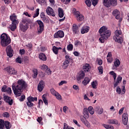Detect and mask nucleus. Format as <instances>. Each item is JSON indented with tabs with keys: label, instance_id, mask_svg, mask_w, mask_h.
I'll use <instances>...</instances> for the list:
<instances>
[{
	"label": "nucleus",
	"instance_id": "1",
	"mask_svg": "<svg viewBox=\"0 0 129 129\" xmlns=\"http://www.w3.org/2000/svg\"><path fill=\"white\" fill-rule=\"evenodd\" d=\"M12 90L15 95L20 96L22 95L23 90H25L28 87V84L24 80H19L17 82V85L15 86L13 84L12 86Z\"/></svg>",
	"mask_w": 129,
	"mask_h": 129
},
{
	"label": "nucleus",
	"instance_id": "2",
	"mask_svg": "<svg viewBox=\"0 0 129 129\" xmlns=\"http://www.w3.org/2000/svg\"><path fill=\"white\" fill-rule=\"evenodd\" d=\"M99 33L101 36L99 39L100 43H104L105 41L107 40L111 35L110 30H107V27L105 26H103L100 28Z\"/></svg>",
	"mask_w": 129,
	"mask_h": 129
},
{
	"label": "nucleus",
	"instance_id": "3",
	"mask_svg": "<svg viewBox=\"0 0 129 129\" xmlns=\"http://www.w3.org/2000/svg\"><path fill=\"white\" fill-rule=\"evenodd\" d=\"M32 24V21L28 18H23L22 20V22L20 23L19 28L20 31L25 33L28 31L29 29V25Z\"/></svg>",
	"mask_w": 129,
	"mask_h": 129
},
{
	"label": "nucleus",
	"instance_id": "4",
	"mask_svg": "<svg viewBox=\"0 0 129 129\" xmlns=\"http://www.w3.org/2000/svg\"><path fill=\"white\" fill-rule=\"evenodd\" d=\"M1 43L3 47H7L11 43V38L8 36L7 34L3 33L1 35Z\"/></svg>",
	"mask_w": 129,
	"mask_h": 129
},
{
	"label": "nucleus",
	"instance_id": "5",
	"mask_svg": "<svg viewBox=\"0 0 129 129\" xmlns=\"http://www.w3.org/2000/svg\"><path fill=\"white\" fill-rule=\"evenodd\" d=\"M115 35L113 37V40L119 44L122 43V37L119 36L121 35V30H116L115 32Z\"/></svg>",
	"mask_w": 129,
	"mask_h": 129
},
{
	"label": "nucleus",
	"instance_id": "6",
	"mask_svg": "<svg viewBox=\"0 0 129 129\" xmlns=\"http://www.w3.org/2000/svg\"><path fill=\"white\" fill-rule=\"evenodd\" d=\"M103 5L106 8L115 7L117 5V0H103Z\"/></svg>",
	"mask_w": 129,
	"mask_h": 129
},
{
	"label": "nucleus",
	"instance_id": "7",
	"mask_svg": "<svg viewBox=\"0 0 129 129\" xmlns=\"http://www.w3.org/2000/svg\"><path fill=\"white\" fill-rule=\"evenodd\" d=\"M4 70L7 71V73H8L9 75H18V71H17L15 68H12L10 66L5 68Z\"/></svg>",
	"mask_w": 129,
	"mask_h": 129
},
{
	"label": "nucleus",
	"instance_id": "8",
	"mask_svg": "<svg viewBox=\"0 0 129 129\" xmlns=\"http://www.w3.org/2000/svg\"><path fill=\"white\" fill-rule=\"evenodd\" d=\"M84 77H85V73L83 71H80L77 77V82L78 83H81V80Z\"/></svg>",
	"mask_w": 129,
	"mask_h": 129
},
{
	"label": "nucleus",
	"instance_id": "9",
	"mask_svg": "<svg viewBox=\"0 0 129 129\" xmlns=\"http://www.w3.org/2000/svg\"><path fill=\"white\" fill-rule=\"evenodd\" d=\"M36 22L39 26V28H37V32L38 34H42L44 31V23L41 20H37Z\"/></svg>",
	"mask_w": 129,
	"mask_h": 129
},
{
	"label": "nucleus",
	"instance_id": "10",
	"mask_svg": "<svg viewBox=\"0 0 129 129\" xmlns=\"http://www.w3.org/2000/svg\"><path fill=\"white\" fill-rule=\"evenodd\" d=\"M6 52L7 55L9 57V58H12V57L14 55L13 53H14V50L13 48H12V46L11 45H8L6 48Z\"/></svg>",
	"mask_w": 129,
	"mask_h": 129
},
{
	"label": "nucleus",
	"instance_id": "11",
	"mask_svg": "<svg viewBox=\"0 0 129 129\" xmlns=\"http://www.w3.org/2000/svg\"><path fill=\"white\" fill-rule=\"evenodd\" d=\"M53 37L54 39L61 38L64 37V32L62 30H59L56 32L54 35Z\"/></svg>",
	"mask_w": 129,
	"mask_h": 129
},
{
	"label": "nucleus",
	"instance_id": "12",
	"mask_svg": "<svg viewBox=\"0 0 129 129\" xmlns=\"http://www.w3.org/2000/svg\"><path fill=\"white\" fill-rule=\"evenodd\" d=\"M74 14L76 16L77 20L78 22H82L84 20V16L81 14L79 11H76L74 13Z\"/></svg>",
	"mask_w": 129,
	"mask_h": 129
},
{
	"label": "nucleus",
	"instance_id": "13",
	"mask_svg": "<svg viewBox=\"0 0 129 129\" xmlns=\"http://www.w3.org/2000/svg\"><path fill=\"white\" fill-rule=\"evenodd\" d=\"M122 121L124 125L127 124L128 121V114L127 113H124L122 116Z\"/></svg>",
	"mask_w": 129,
	"mask_h": 129
},
{
	"label": "nucleus",
	"instance_id": "14",
	"mask_svg": "<svg viewBox=\"0 0 129 129\" xmlns=\"http://www.w3.org/2000/svg\"><path fill=\"white\" fill-rule=\"evenodd\" d=\"M44 87H45V82H44L43 80H41L39 82L37 86V89L38 91H39V92L43 91Z\"/></svg>",
	"mask_w": 129,
	"mask_h": 129
},
{
	"label": "nucleus",
	"instance_id": "15",
	"mask_svg": "<svg viewBox=\"0 0 129 129\" xmlns=\"http://www.w3.org/2000/svg\"><path fill=\"white\" fill-rule=\"evenodd\" d=\"M46 14L48 16H51L52 17H55L56 16V14H55V12H54V10L51 7H48L46 9Z\"/></svg>",
	"mask_w": 129,
	"mask_h": 129
},
{
	"label": "nucleus",
	"instance_id": "16",
	"mask_svg": "<svg viewBox=\"0 0 129 129\" xmlns=\"http://www.w3.org/2000/svg\"><path fill=\"white\" fill-rule=\"evenodd\" d=\"M10 19L13 24H19V20L17 19V16L16 15V14L14 13L10 16Z\"/></svg>",
	"mask_w": 129,
	"mask_h": 129
},
{
	"label": "nucleus",
	"instance_id": "17",
	"mask_svg": "<svg viewBox=\"0 0 129 129\" xmlns=\"http://www.w3.org/2000/svg\"><path fill=\"white\" fill-rule=\"evenodd\" d=\"M89 30H90V28L87 26H83L81 30V34H86V33H88L89 32Z\"/></svg>",
	"mask_w": 129,
	"mask_h": 129
},
{
	"label": "nucleus",
	"instance_id": "18",
	"mask_svg": "<svg viewBox=\"0 0 129 129\" xmlns=\"http://www.w3.org/2000/svg\"><path fill=\"white\" fill-rule=\"evenodd\" d=\"M122 80V77L120 76H118L116 79V82L114 83L113 84V87L114 88H115L119 83H121V81Z\"/></svg>",
	"mask_w": 129,
	"mask_h": 129
},
{
	"label": "nucleus",
	"instance_id": "19",
	"mask_svg": "<svg viewBox=\"0 0 129 129\" xmlns=\"http://www.w3.org/2000/svg\"><path fill=\"white\" fill-rule=\"evenodd\" d=\"M73 32L74 34L79 33V28L78 26L76 24H73L72 27Z\"/></svg>",
	"mask_w": 129,
	"mask_h": 129
},
{
	"label": "nucleus",
	"instance_id": "20",
	"mask_svg": "<svg viewBox=\"0 0 129 129\" xmlns=\"http://www.w3.org/2000/svg\"><path fill=\"white\" fill-rule=\"evenodd\" d=\"M84 71L85 72H89L90 71V69H91V67L88 63H86L83 68Z\"/></svg>",
	"mask_w": 129,
	"mask_h": 129
},
{
	"label": "nucleus",
	"instance_id": "21",
	"mask_svg": "<svg viewBox=\"0 0 129 129\" xmlns=\"http://www.w3.org/2000/svg\"><path fill=\"white\" fill-rule=\"evenodd\" d=\"M119 65H120V61L118 58H116L115 61H114V66H113V67L112 68V69H115V68H117V67H119Z\"/></svg>",
	"mask_w": 129,
	"mask_h": 129
},
{
	"label": "nucleus",
	"instance_id": "22",
	"mask_svg": "<svg viewBox=\"0 0 129 129\" xmlns=\"http://www.w3.org/2000/svg\"><path fill=\"white\" fill-rule=\"evenodd\" d=\"M39 58L42 61H47V56L46 54L43 53H40L39 54Z\"/></svg>",
	"mask_w": 129,
	"mask_h": 129
},
{
	"label": "nucleus",
	"instance_id": "23",
	"mask_svg": "<svg viewBox=\"0 0 129 129\" xmlns=\"http://www.w3.org/2000/svg\"><path fill=\"white\" fill-rule=\"evenodd\" d=\"M107 122H108V123H109L110 124H118V121H117V120L115 119H108Z\"/></svg>",
	"mask_w": 129,
	"mask_h": 129
},
{
	"label": "nucleus",
	"instance_id": "24",
	"mask_svg": "<svg viewBox=\"0 0 129 129\" xmlns=\"http://www.w3.org/2000/svg\"><path fill=\"white\" fill-rule=\"evenodd\" d=\"M58 17H59V18H63L64 17V11H63V9L61 8H59L58 9Z\"/></svg>",
	"mask_w": 129,
	"mask_h": 129
},
{
	"label": "nucleus",
	"instance_id": "25",
	"mask_svg": "<svg viewBox=\"0 0 129 129\" xmlns=\"http://www.w3.org/2000/svg\"><path fill=\"white\" fill-rule=\"evenodd\" d=\"M90 82V79L88 77H85L82 82V84L84 86L87 85Z\"/></svg>",
	"mask_w": 129,
	"mask_h": 129
},
{
	"label": "nucleus",
	"instance_id": "26",
	"mask_svg": "<svg viewBox=\"0 0 129 129\" xmlns=\"http://www.w3.org/2000/svg\"><path fill=\"white\" fill-rule=\"evenodd\" d=\"M27 99L28 101H30V102H33V101H37L38 100V98L37 97H33L32 96H29L27 98Z\"/></svg>",
	"mask_w": 129,
	"mask_h": 129
},
{
	"label": "nucleus",
	"instance_id": "27",
	"mask_svg": "<svg viewBox=\"0 0 129 129\" xmlns=\"http://www.w3.org/2000/svg\"><path fill=\"white\" fill-rule=\"evenodd\" d=\"M40 18L42 19V21H43L44 23H46V22H47V16L45 15V13H44V12L40 13Z\"/></svg>",
	"mask_w": 129,
	"mask_h": 129
},
{
	"label": "nucleus",
	"instance_id": "28",
	"mask_svg": "<svg viewBox=\"0 0 129 129\" xmlns=\"http://www.w3.org/2000/svg\"><path fill=\"white\" fill-rule=\"evenodd\" d=\"M19 23H13L12 22L11 25H10V29L11 31L14 32V31H16V29H17V25H18Z\"/></svg>",
	"mask_w": 129,
	"mask_h": 129
},
{
	"label": "nucleus",
	"instance_id": "29",
	"mask_svg": "<svg viewBox=\"0 0 129 129\" xmlns=\"http://www.w3.org/2000/svg\"><path fill=\"white\" fill-rule=\"evenodd\" d=\"M69 64H70V62L64 60L62 63V67L63 69H67V68H68V66H69Z\"/></svg>",
	"mask_w": 129,
	"mask_h": 129
},
{
	"label": "nucleus",
	"instance_id": "30",
	"mask_svg": "<svg viewBox=\"0 0 129 129\" xmlns=\"http://www.w3.org/2000/svg\"><path fill=\"white\" fill-rule=\"evenodd\" d=\"M102 126L106 129H114L113 126L110 124H102Z\"/></svg>",
	"mask_w": 129,
	"mask_h": 129
},
{
	"label": "nucleus",
	"instance_id": "31",
	"mask_svg": "<svg viewBox=\"0 0 129 129\" xmlns=\"http://www.w3.org/2000/svg\"><path fill=\"white\" fill-rule=\"evenodd\" d=\"M5 126L6 128L7 129H10L12 127V125H11V122L9 121H5Z\"/></svg>",
	"mask_w": 129,
	"mask_h": 129
},
{
	"label": "nucleus",
	"instance_id": "32",
	"mask_svg": "<svg viewBox=\"0 0 129 129\" xmlns=\"http://www.w3.org/2000/svg\"><path fill=\"white\" fill-rule=\"evenodd\" d=\"M83 113L86 117H89V112H88V109L87 108H84Z\"/></svg>",
	"mask_w": 129,
	"mask_h": 129
},
{
	"label": "nucleus",
	"instance_id": "33",
	"mask_svg": "<svg viewBox=\"0 0 129 129\" xmlns=\"http://www.w3.org/2000/svg\"><path fill=\"white\" fill-rule=\"evenodd\" d=\"M65 60L64 61L68 62L69 63H70V62H71V60H72V58H71V57H70V55H69V54H66L65 56Z\"/></svg>",
	"mask_w": 129,
	"mask_h": 129
},
{
	"label": "nucleus",
	"instance_id": "34",
	"mask_svg": "<svg viewBox=\"0 0 129 129\" xmlns=\"http://www.w3.org/2000/svg\"><path fill=\"white\" fill-rule=\"evenodd\" d=\"M47 97V94H45L42 95V99L43 100L44 103H45V105H48V100L46 99Z\"/></svg>",
	"mask_w": 129,
	"mask_h": 129
},
{
	"label": "nucleus",
	"instance_id": "35",
	"mask_svg": "<svg viewBox=\"0 0 129 129\" xmlns=\"http://www.w3.org/2000/svg\"><path fill=\"white\" fill-rule=\"evenodd\" d=\"M5 121L3 119H0V129L5 128Z\"/></svg>",
	"mask_w": 129,
	"mask_h": 129
},
{
	"label": "nucleus",
	"instance_id": "36",
	"mask_svg": "<svg viewBox=\"0 0 129 129\" xmlns=\"http://www.w3.org/2000/svg\"><path fill=\"white\" fill-rule=\"evenodd\" d=\"M81 45H82L81 41H80L78 40H76L74 42V45L75 46V47H78V46H81Z\"/></svg>",
	"mask_w": 129,
	"mask_h": 129
},
{
	"label": "nucleus",
	"instance_id": "37",
	"mask_svg": "<svg viewBox=\"0 0 129 129\" xmlns=\"http://www.w3.org/2000/svg\"><path fill=\"white\" fill-rule=\"evenodd\" d=\"M95 111H96L98 114H102L103 112V109H98V107L95 109Z\"/></svg>",
	"mask_w": 129,
	"mask_h": 129
},
{
	"label": "nucleus",
	"instance_id": "38",
	"mask_svg": "<svg viewBox=\"0 0 129 129\" xmlns=\"http://www.w3.org/2000/svg\"><path fill=\"white\" fill-rule=\"evenodd\" d=\"M37 3L41 5V6H43L44 4H46L47 3V0H36Z\"/></svg>",
	"mask_w": 129,
	"mask_h": 129
},
{
	"label": "nucleus",
	"instance_id": "39",
	"mask_svg": "<svg viewBox=\"0 0 129 129\" xmlns=\"http://www.w3.org/2000/svg\"><path fill=\"white\" fill-rule=\"evenodd\" d=\"M39 12H40V9H37L36 11H35V12L33 15L34 18H37V17H38L39 16V15L40 14V13Z\"/></svg>",
	"mask_w": 129,
	"mask_h": 129
},
{
	"label": "nucleus",
	"instance_id": "40",
	"mask_svg": "<svg viewBox=\"0 0 129 129\" xmlns=\"http://www.w3.org/2000/svg\"><path fill=\"white\" fill-rule=\"evenodd\" d=\"M52 51L55 55H58V48H57V47L55 46H53Z\"/></svg>",
	"mask_w": 129,
	"mask_h": 129
},
{
	"label": "nucleus",
	"instance_id": "41",
	"mask_svg": "<svg viewBox=\"0 0 129 129\" xmlns=\"http://www.w3.org/2000/svg\"><path fill=\"white\" fill-rule=\"evenodd\" d=\"M91 85H92V87L93 88H94V89H96V88H97V82L96 81V82H92L91 83Z\"/></svg>",
	"mask_w": 129,
	"mask_h": 129
},
{
	"label": "nucleus",
	"instance_id": "42",
	"mask_svg": "<svg viewBox=\"0 0 129 129\" xmlns=\"http://www.w3.org/2000/svg\"><path fill=\"white\" fill-rule=\"evenodd\" d=\"M67 50L68 51H73V44H69L67 46Z\"/></svg>",
	"mask_w": 129,
	"mask_h": 129
},
{
	"label": "nucleus",
	"instance_id": "43",
	"mask_svg": "<svg viewBox=\"0 0 129 129\" xmlns=\"http://www.w3.org/2000/svg\"><path fill=\"white\" fill-rule=\"evenodd\" d=\"M85 3L87 7H89V8L91 7V0H86Z\"/></svg>",
	"mask_w": 129,
	"mask_h": 129
},
{
	"label": "nucleus",
	"instance_id": "44",
	"mask_svg": "<svg viewBox=\"0 0 129 129\" xmlns=\"http://www.w3.org/2000/svg\"><path fill=\"white\" fill-rule=\"evenodd\" d=\"M98 70L99 73H100V74H103V67H102V66L99 67L98 68Z\"/></svg>",
	"mask_w": 129,
	"mask_h": 129
},
{
	"label": "nucleus",
	"instance_id": "45",
	"mask_svg": "<svg viewBox=\"0 0 129 129\" xmlns=\"http://www.w3.org/2000/svg\"><path fill=\"white\" fill-rule=\"evenodd\" d=\"M50 92L51 93V94H52V95H56L58 92H57L56 91H55V89H54V88H51L50 89Z\"/></svg>",
	"mask_w": 129,
	"mask_h": 129
},
{
	"label": "nucleus",
	"instance_id": "46",
	"mask_svg": "<svg viewBox=\"0 0 129 129\" xmlns=\"http://www.w3.org/2000/svg\"><path fill=\"white\" fill-rule=\"evenodd\" d=\"M4 100L6 101V102L8 103V101H9L11 100V97L8 96H5L4 97Z\"/></svg>",
	"mask_w": 129,
	"mask_h": 129
},
{
	"label": "nucleus",
	"instance_id": "47",
	"mask_svg": "<svg viewBox=\"0 0 129 129\" xmlns=\"http://www.w3.org/2000/svg\"><path fill=\"white\" fill-rule=\"evenodd\" d=\"M47 69H48V66H47L46 64H42L40 67V69L43 71L46 70Z\"/></svg>",
	"mask_w": 129,
	"mask_h": 129
},
{
	"label": "nucleus",
	"instance_id": "48",
	"mask_svg": "<svg viewBox=\"0 0 129 129\" xmlns=\"http://www.w3.org/2000/svg\"><path fill=\"white\" fill-rule=\"evenodd\" d=\"M26 104L28 107H33V106H34V104L32 103V102L29 101L28 102H27Z\"/></svg>",
	"mask_w": 129,
	"mask_h": 129
},
{
	"label": "nucleus",
	"instance_id": "49",
	"mask_svg": "<svg viewBox=\"0 0 129 129\" xmlns=\"http://www.w3.org/2000/svg\"><path fill=\"white\" fill-rule=\"evenodd\" d=\"M33 78H36L38 76V70H33Z\"/></svg>",
	"mask_w": 129,
	"mask_h": 129
},
{
	"label": "nucleus",
	"instance_id": "50",
	"mask_svg": "<svg viewBox=\"0 0 129 129\" xmlns=\"http://www.w3.org/2000/svg\"><path fill=\"white\" fill-rule=\"evenodd\" d=\"M4 117H6V118H9L10 117V113L8 112H5L3 113Z\"/></svg>",
	"mask_w": 129,
	"mask_h": 129
},
{
	"label": "nucleus",
	"instance_id": "51",
	"mask_svg": "<svg viewBox=\"0 0 129 129\" xmlns=\"http://www.w3.org/2000/svg\"><path fill=\"white\" fill-rule=\"evenodd\" d=\"M119 14V12L118 11V10H114L112 12V15L113 16H114L118 15Z\"/></svg>",
	"mask_w": 129,
	"mask_h": 129
},
{
	"label": "nucleus",
	"instance_id": "52",
	"mask_svg": "<svg viewBox=\"0 0 129 129\" xmlns=\"http://www.w3.org/2000/svg\"><path fill=\"white\" fill-rule=\"evenodd\" d=\"M92 4L94 7H95L98 3V0H91Z\"/></svg>",
	"mask_w": 129,
	"mask_h": 129
},
{
	"label": "nucleus",
	"instance_id": "53",
	"mask_svg": "<svg viewBox=\"0 0 129 129\" xmlns=\"http://www.w3.org/2000/svg\"><path fill=\"white\" fill-rule=\"evenodd\" d=\"M16 62L17 63H19V64L22 63V58L20 57H18L16 59Z\"/></svg>",
	"mask_w": 129,
	"mask_h": 129
},
{
	"label": "nucleus",
	"instance_id": "54",
	"mask_svg": "<svg viewBox=\"0 0 129 129\" xmlns=\"http://www.w3.org/2000/svg\"><path fill=\"white\" fill-rule=\"evenodd\" d=\"M25 99H26V96H25V95H22L21 97L19 98V100L21 102L24 101Z\"/></svg>",
	"mask_w": 129,
	"mask_h": 129
},
{
	"label": "nucleus",
	"instance_id": "55",
	"mask_svg": "<svg viewBox=\"0 0 129 129\" xmlns=\"http://www.w3.org/2000/svg\"><path fill=\"white\" fill-rule=\"evenodd\" d=\"M80 119L81 121L84 123V122H85V121L87 120L86 118L84 117V116H80Z\"/></svg>",
	"mask_w": 129,
	"mask_h": 129
},
{
	"label": "nucleus",
	"instance_id": "56",
	"mask_svg": "<svg viewBox=\"0 0 129 129\" xmlns=\"http://www.w3.org/2000/svg\"><path fill=\"white\" fill-rule=\"evenodd\" d=\"M54 96L56 97V98L58 100L62 99V97L61 96V95H60L58 93H57L56 95Z\"/></svg>",
	"mask_w": 129,
	"mask_h": 129
},
{
	"label": "nucleus",
	"instance_id": "57",
	"mask_svg": "<svg viewBox=\"0 0 129 129\" xmlns=\"http://www.w3.org/2000/svg\"><path fill=\"white\" fill-rule=\"evenodd\" d=\"M109 74H110V75H112V77L114 78L116 77V73H114V72L113 71H111L109 72Z\"/></svg>",
	"mask_w": 129,
	"mask_h": 129
},
{
	"label": "nucleus",
	"instance_id": "58",
	"mask_svg": "<svg viewBox=\"0 0 129 129\" xmlns=\"http://www.w3.org/2000/svg\"><path fill=\"white\" fill-rule=\"evenodd\" d=\"M84 124L87 127H90V123H89V122H88V121L86 120L85 122H84Z\"/></svg>",
	"mask_w": 129,
	"mask_h": 129
},
{
	"label": "nucleus",
	"instance_id": "59",
	"mask_svg": "<svg viewBox=\"0 0 129 129\" xmlns=\"http://www.w3.org/2000/svg\"><path fill=\"white\" fill-rule=\"evenodd\" d=\"M116 92L118 93V94H120L121 93V90L118 86L116 88Z\"/></svg>",
	"mask_w": 129,
	"mask_h": 129
},
{
	"label": "nucleus",
	"instance_id": "60",
	"mask_svg": "<svg viewBox=\"0 0 129 129\" xmlns=\"http://www.w3.org/2000/svg\"><path fill=\"white\" fill-rule=\"evenodd\" d=\"M67 83V81H61L59 84V86H61V85H63V84H66Z\"/></svg>",
	"mask_w": 129,
	"mask_h": 129
},
{
	"label": "nucleus",
	"instance_id": "61",
	"mask_svg": "<svg viewBox=\"0 0 129 129\" xmlns=\"http://www.w3.org/2000/svg\"><path fill=\"white\" fill-rule=\"evenodd\" d=\"M2 92H7V86L4 85L2 88Z\"/></svg>",
	"mask_w": 129,
	"mask_h": 129
},
{
	"label": "nucleus",
	"instance_id": "62",
	"mask_svg": "<svg viewBox=\"0 0 129 129\" xmlns=\"http://www.w3.org/2000/svg\"><path fill=\"white\" fill-rule=\"evenodd\" d=\"M26 47H28V48L31 50L33 48V44L31 43H28L27 45H26Z\"/></svg>",
	"mask_w": 129,
	"mask_h": 129
},
{
	"label": "nucleus",
	"instance_id": "63",
	"mask_svg": "<svg viewBox=\"0 0 129 129\" xmlns=\"http://www.w3.org/2000/svg\"><path fill=\"white\" fill-rule=\"evenodd\" d=\"M6 92H7V93H9V94H12V89L10 87H9L6 90Z\"/></svg>",
	"mask_w": 129,
	"mask_h": 129
},
{
	"label": "nucleus",
	"instance_id": "64",
	"mask_svg": "<svg viewBox=\"0 0 129 129\" xmlns=\"http://www.w3.org/2000/svg\"><path fill=\"white\" fill-rule=\"evenodd\" d=\"M26 53V50H25L24 49H20V53L21 55H24Z\"/></svg>",
	"mask_w": 129,
	"mask_h": 129
}]
</instances>
